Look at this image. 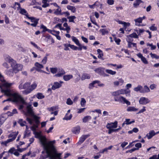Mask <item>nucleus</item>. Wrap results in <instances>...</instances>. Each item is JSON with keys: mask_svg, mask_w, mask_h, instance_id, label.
I'll return each mask as SVG.
<instances>
[{"mask_svg": "<svg viewBox=\"0 0 159 159\" xmlns=\"http://www.w3.org/2000/svg\"><path fill=\"white\" fill-rule=\"evenodd\" d=\"M32 107L31 104L28 105L26 107L27 112L25 114L27 116H31V118L27 117L26 120L30 125H32L30 127L31 129L35 131L36 130V128L38 127L40 121L39 120V117L34 114Z\"/></svg>", "mask_w": 159, "mask_h": 159, "instance_id": "obj_1", "label": "nucleus"}, {"mask_svg": "<svg viewBox=\"0 0 159 159\" xmlns=\"http://www.w3.org/2000/svg\"><path fill=\"white\" fill-rule=\"evenodd\" d=\"M54 143L48 144L47 145H43L44 150L46 151V153L41 155L39 159H45L49 157L51 159H57V157H59L61 155V153H57V151L53 145Z\"/></svg>", "mask_w": 159, "mask_h": 159, "instance_id": "obj_2", "label": "nucleus"}, {"mask_svg": "<svg viewBox=\"0 0 159 159\" xmlns=\"http://www.w3.org/2000/svg\"><path fill=\"white\" fill-rule=\"evenodd\" d=\"M2 93L10 97L11 101L13 102L25 105H26V103L23 97L18 93L11 92L10 88L6 90H2Z\"/></svg>", "mask_w": 159, "mask_h": 159, "instance_id": "obj_3", "label": "nucleus"}, {"mask_svg": "<svg viewBox=\"0 0 159 159\" xmlns=\"http://www.w3.org/2000/svg\"><path fill=\"white\" fill-rule=\"evenodd\" d=\"M30 84L31 83L30 82H26L23 84L21 83L19 86V88L20 90L25 89L23 91L22 93L24 94H27L35 89L37 87V83L35 82L31 85Z\"/></svg>", "mask_w": 159, "mask_h": 159, "instance_id": "obj_4", "label": "nucleus"}, {"mask_svg": "<svg viewBox=\"0 0 159 159\" xmlns=\"http://www.w3.org/2000/svg\"><path fill=\"white\" fill-rule=\"evenodd\" d=\"M38 128V127L37 128ZM37 128H36V129ZM36 130L35 131H33L34 132L35 135L36 136V137L39 139L41 144L43 146L47 144V145L49 143L50 144H51L52 143H55V140L48 141L47 140V139L45 137L41 135L39 133L36 132Z\"/></svg>", "mask_w": 159, "mask_h": 159, "instance_id": "obj_5", "label": "nucleus"}, {"mask_svg": "<svg viewBox=\"0 0 159 159\" xmlns=\"http://www.w3.org/2000/svg\"><path fill=\"white\" fill-rule=\"evenodd\" d=\"M11 66L12 67L13 71L15 73L18 72L19 71L22 70L23 66L20 64H17L16 62L13 63Z\"/></svg>", "mask_w": 159, "mask_h": 159, "instance_id": "obj_6", "label": "nucleus"}, {"mask_svg": "<svg viewBox=\"0 0 159 159\" xmlns=\"http://www.w3.org/2000/svg\"><path fill=\"white\" fill-rule=\"evenodd\" d=\"M117 99L115 98H114V100L115 101H118L121 103H125L128 106L130 105L131 104L130 102L123 96H120L117 97Z\"/></svg>", "mask_w": 159, "mask_h": 159, "instance_id": "obj_7", "label": "nucleus"}, {"mask_svg": "<svg viewBox=\"0 0 159 159\" xmlns=\"http://www.w3.org/2000/svg\"><path fill=\"white\" fill-rule=\"evenodd\" d=\"M104 69L101 67H99L94 70V71L97 73L101 75H104V76H108V75L107 74H104Z\"/></svg>", "mask_w": 159, "mask_h": 159, "instance_id": "obj_8", "label": "nucleus"}, {"mask_svg": "<svg viewBox=\"0 0 159 159\" xmlns=\"http://www.w3.org/2000/svg\"><path fill=\"white\" fill-rule=\"evenodd\" d=\"M150 101L148 98L145 97H142L139 100V102L140 104L144 105L149 103Z\"/></svg>", "mask_w": 159, "mask_h": 159, "instance_id": "obj_9", "label": "nucleus"}, {"mask_svg": "<svg viewBox=\"0 0 159 159\" xmlns=\"http://www.w3.org/2000/svg\"><path fill=\"white\" fill-rule=\"evenodd\" d=\"M117 121H115L113 123H108L107 125V129L116 128L117 126Z\"/></svg>", "mask_w": 159, "mask_h": 159, "instance_id": "obj_10", "label": "nucleus"}, {"mask_svg": "<svg viewBox=\"0 0 159 159\" xmlns=\"http://www.w3.org/2000/svg\"><path fill=\"white\" fill-rule=\"evenodd\" d=\"M156 135L155 132L154 130H151L149 131V133H148L146 137L148 139H151L153 136Z\"/></svg>", "mask_w": 159, "mask_h": 159, "instance_id": "obj_11", "label": "nucleus"}, {"mask_svg": "<svg viewBox=\"0 0 159 159\" xmlns=\"http://www.w3.org/2000/svg\"><path fill=\"white\" fill-rule=\"evenodd\" d=\"M89 136V135H82L80 138V140L79 142L77 143V144L79 145L81 144L83 142H84L85 139Z\"/></svg>", "mask_w": 159, "mask_h": 159, "instance_id": "obj_12", "label": "nucleus"}, {"mask_svg": "<svg viewBox=\"0 0 159 159\" xmlns=\"http://www.w3.org/2000/svg\"><path fill=\"white\" fill-rule=\"evenodd\" d=\"M18 131L12 133L9 135L8 137L9 138H11L9 139L11 140V142L15 139L16 136L18 135Z\"/></svg>", "mask_w": 159, "mask_h": 159, "instance_id": "obj_13", "label": "nucleus"}, {"mask_svg": "<svg viewBox=\"0 0 159 159\" xmlns=\"http://www.w3.org/2000/svg\"><path fill=\"white\" fill-rule=\"evenodd\" d=\"M137 56L138 57L141 58V61L144 63L145 64H147L148 62L147 61L146 58L143 57L142 55L140 53H139L137 54Z\"/></svg>", "mask_w": 159, "mask_h": 159, "instance_id": "obj_14", "label": "nucleus"}, {"mask_svg": "<svg viewBox=\"0 0 159 159\" xmlns=\"http://www.w3.org/2000/svg\"><path fill=\"white\" fill-rule=\"evenodd\" d=\"M56 4L58 8L56 10L54 13L56 15H61L63 14V13L61 12V8L57 4Z\"/></svg>", "mask_w": 159, "mask_h": 159, "instance_id": "obj_15", "label": "nucleus"}, {"mask_svg": "<svg viewBox=\"0 0 159 159\" xmlns=\"http://www.w3.org/2000/svg\"><path fill=\"white\" fill-rule=\"evenodd\" d=\"M35 65L37 68V71H38L43 72L46 73L44 71L39 69H41L43 68V66L41 64L38 62H37L35 63Z\"/></svg>", "mask_w": 159, "mask_h": 159, "instance_id": "obj_16", "label": "nucleus"}, {"mask_svg": "<svg viewBox=\"0 0 159 159\" xmlns=\"http://www.w3.org/2000/svg\"><path fill=\"white\" fill-rule=\"evenodd\" d=\"M61 85L58 82H55L54 84L52 87V89L54 90L56 89L60 88Z\"/></svg>", "mask_w": 159, "mask_h": 159, "instance_id": "obj_17", "label": "nucleus"}, {"mask_svg": "<svg viewBox=\"0 0 159 159\" xmlns=\"http://www.w3.org/2000/svg\"><path fill=\"white\" fill-rule=\"evenodd\" d=\"M5 115H2L0 116V126L2 125L6 120V118L5 116Z\"/></svg>", "mask_w": 159, "mask_h": 159, "instance_id": "obj_18", "label": "nucleus"}, {"mask_svg": "<svg viewBox=\"0 0 159 159\" xmlns=\"http://www.w3.org/2000/svg\"><path fill=\"white\" fill-rule=\"evenodd\" d=\"M150 92V90L149 88L147 85H145L144 86L143 88L142 91H141L142 93H147Z\"/></svg>", "mask_w": 159, "mask_h": 159, "instance_id": "obj_19", "label": "nucleus"}, {"mask_svg": "<svg viewBox=\"0 0 159 159\" xmlns=\"http://www.w3.org/2000/svg\"><path fill=\"white\" fill-rule=\"evenodd\" d=\"M90 77V76L89 74L84 73L82 75L81 79L83 80L86 79H89Z\"/></svg>", "mask_w": 159, "mask_h": 159, "instance_id": "obj_20", "label": "nucleus"}, {"mask_svg": "<svg viewBox=\"0 0 159 159\" xmlns=\"http://www.w3.org/2000/svg\"><path fill=\"white\" fill-rule=\"evenodd\" d=\"M134 21L135 22V25L139 26L140 25V24L142 23V19L140 17L135 19Z\"/></svg>", "mask_w": 159, "mask_h": 159, "instance_id": "obj_21", "label": "nucleus"}, {"mask_svg": "<svg viewBox=\"0 0 159 159\" xmlns=\"http://www.w3.org/2000/svg\"><path fill=\"white\" fill-rule=\"evenodd\" d=\"M80 126H78L74 128L72 130V132L75 134H78L80 132Z\"/></svg>", "mask_w": 159, "mask_h": 159, "instance_id": "obj_22", "label": "nucleus"}, {"mask_svg": "<svg viewBox=\"0 0 159 159\" xmlns=\"http://www.w3.org/2000/svg\"><path fill=\"white\" fill-rule=\"evenodd\" d=\"M143 89V87L140 85H138L137 87L134 88V90L136 92L139 91L140 93H142L141 91Z\"/></svg>", "mask_w": 159, "mask_h": 159, "instance_id": "obj_23", "label": "nucleus"}, {"mask_svg": "<svg viewBox=\"0 0 159 159\" xmlns=\"http://www.w3.org/2000/svg\"><path fill=\"white\" fill-rule=\"evenodd\" d=\"M19 10V13L21 14L25 15L26 16H28L27 15L28 13H27V12L25 9L21 8H20Z\"/></svg>", "mask_w": 159, "mask_h": 159, "instance_id": "obj_24", "label": "nucleus"}, {"mask_svg": "<svg viewBox=\"0 0 159 159\" xmlns=\"http://www.w3.org/2000/svg\"><path fill=\"white\" fill-rule=\"evenodd\" d=\"M138 110V109L133 107H129L127 109V111H136Z\"/></svg>", "mask_w": 159, "mask_h": 159, "instance_id": "obj_25", "label": "nucleus"}, {"mask_svg": "<svg viewBox=\"0 0 159 159\" xmlns=\"http://www.w3.org/2000/svg\"><path fill=\"white\" fill-rule=\"evenodd\" d=\"M72 117V114H70L69 116L68 113H66L64 117L63 118V120H70L71 119Z\"/></svg>", "mask_w": 159, "mask_h": 159, "instance_id": "obj_26", "label": "nucleus"}, {"mask_svg": "<svg viewBox=\"0 0 159 159\" xmlns=\"http://www.w3.org/2000/svg\"><path fill=\"white\" fill-rule=\"evenodd\" d=\"M73 78V76L72 75H66L63 76V78L65 81H68Z\"/></svg>", "mask_w": 159, "mask_h": 159, "instance_id": "obj_27", "label": "nucleus"}, {"mask_svg": "<svg viewBox=\"0 0 159 159\" xmlns=\"http://www.w3.org/2000/svg\"><path fill=\"white\" fill-rule=\"evenodd\" d=\"M26 17L29 19H30L31 21L34 23H36L37 24L38 23V20L35 19L33 17H29L28 16H26Z\"/></svg>", "mask_w": 159, "mask_h": 159, "instance_id": "obj_28", "label": "nucleus"}, {"mask_svg": "<svg viewBox=\"0 0 159 159\" xmlns=\"http://www.w3.org/2000/svg\"><path fill=\"white\" fill-rule=\"evenodd\" d=\"M18 122L19 124L21 126H25L26 124V122L25 121H23L22 119H19Z\"/></svg>", "mask_w": 159, "mask_h": 159, "instance_id": "obj_29", "label": "nucleus"}, {"mask_svg": "<svg viewBox=\"0 0 159 159\" xmlns=\"http://www.w3.org/2000/svg\"><path fill=\"white\" fill-rule=\"evenodd\" d=\"M66 7L68 10H71L73 12H75V11L76 8L74 6L68 5Z\"/></svg>", "mask_w": 159, "mask_h": 159, "instance_id": "obj_30", "label": "nucleus"}, {"mask_svg": "<svg viewBox=\"0 0 159 159\" xmlns=\"http://www.w3.org/2000/svg\"><path fill=\"white\" fill-rule=\"evenodd\" d=\"M31 132L30 130H25V131L24 135V138L28 137L30 136Z\"/></svg>", "mask_w": 159, "mask_h": 159, "instance_id": "obj_31", "label": "nucleus"}, {"mask_svg": "<svg viewBox=\"0 0 159 159\" xmlns=\"http://www.w3.org/2000/svg\"><path fill=\"white\" fill-rule=\"evenodd\" d=\"M142 2L141 0H136L133 4L134 7H137L139 4Z\"/></svg>", "mask_w": 159, "mask_h": 159, "instance_id": "obj_32", "label": "nucleus"}, {"mask_svg": "<svg viewBox=\"0 0 159 159\" xmlns=\"http://www.w3.org/2000/svg\"><path fill=\"white\" fill-rule=\"evenodd\" d=\"M100 31L102 33V35H104L105 34H108V31L105 29H101L100 30Z\"/></svg>", "mask_w": 159, "mask_h": 159, "instance_id": "obj_33", "label": "nucleus"}, {"mask_svg": "<svg viewBox=\"0 0 159 159\" xmlns=\"http://www.w3.org/2000/svg\"><path fill=\"white\" fill-rule=\"evenodd\" d=\"M72 40L77 45H80V43L78 39L75 37H71Z\"/></svg>", "mask_w": 159, "mask_h": 159, "instance_id": "obj_34", "label": "nucleus"}, {"mask_svg": "<svg viewBox=\"0 0 159 159\" xmlns=\"http://www.w3.org/2000/svg\"><path fill=\"white\" fill-rule=\"evenodd\" d=\"M67 18L69 19V22H72L74 23V20L76 18V17L75 16H72L67 17Z\"/></svg>", "mask_w": 159, "mask_h": 159, "instance_id": "obj_35", "label": "nucleus"}, {"mask_svg": "<svg viewBox=\"0 0 159 159\" xmlns=\"http://www.w3.org/2000/svg\"><path fill=\"white\" fill-rule=\"evenodd\" d=\"M91 117L90 116H87L84 117L83 119V122H86L89 120L91 119Z\"/></svg>", "mask_w": 159, "mask_h": 159, "instance_id": "obj_36", "label": "nucleus"}, {"mask_svg": "<svg viewBox=\"0 0 159 159\" xmlns=\"http://www.w3.org/2000/svg\"><path fill=\"white\" fill-rule=\"evenodd\" d=\"M128 37H131L134 38L138 39V36L136 33H133L131 34H130L127 36Z\"/></svg>", "mask_w": 159, "mask_h": 159, "instance_id": "obj_37", "label": "nucleus"}, {"mask_svg": "<svg viewBox=\"0 0 159 159\" xmlns=\"http://www.w3.org/2000/svg\"><path fill=\"white\" fill-rule=\"evenodd\" d=\"M48 56V54H46V56L43 58V59L41 63L42 64H46L47 61Z\"/></svg>", "mask_w": 159, "mask_h": 159, "instance_id": "obj_38", "label": "nucleus"}, {"mask_svg": "<svg viewBox=\"0 0 159 159\" xmlns=\"http://www.w3.org/2000/svg\"><path fill=\"white\" fill-rule=\"evenodd\" d=\"M36 97L38 99H42L44 98V96L41 93H38L36 95Z\"/></svg>", "mask_w": 159, "mask_h": 159, "instance_id": "obj_39", "label": "nucleus"}, {"mask_svg": "<svg viewBox=\"0 0 159 159\" xmlns=\"http://www.w3.org/2000/svg\"><path fill=\"white\" fill-rule=\"evenodd\" d=\"M106 71L107 73L111 75H114L116 73V71H113L112 70H106Z\"/></svg>", "mask_w": 159, "mask_h": 159, "instance_id": "obj_40", "label": "nucleus"}, {"mask_svg": "<svg viewBox=\"0 0 159 159\" xmlns=\"http://www.w3.org/2000/svg\"><path fill=\"white\" fill-rule=\"evenodd\" d=\"M86 102V100L84 98H82L81 99V101L80 102V105L82 107H84L85 106V104Z\"/></svg>", "mask_w": 159, "mask_h": 159, "instance_id": "obj_41", "label": "nucleus"}, {"mask_svg": "<svg viewBox=\"0 0 159 159\" xmlns=\"http://www.w3.org/2000/svg\"><path fill=\"white\" fill-rule=\"evenodd\" d=\"M147 45V46H149L151 47V50H154L156 48V46L153 45L152 44L148 43Z\"/></svg>", "mask_w": 159, "mask_h": 159, "instance_id": "obj_42", "label": "nucleus"}, {"mask_svg": "<svg viewBox=\"0 0 159 159\" xmlns=\"http://www.w3.org/2000/svg\"><path fill=\"white\" fill-rule=\"evenodd\" d=\"M130 119H126L125 120V123L126 125H129L130 124L132 123H134V120L132 121L129 122Z\"/></svg>", "mask_w": 159, "mask_h": 159, "instance_id": "obj_43", "label": "nucleus"}, {"mask_svg": "<svg viewBox=\"0 0 159 159\" xmlns=\"http://www.w3.org/2000/svg\"><path fill=\"white\" fill-rule=\"evenodd\" d=\"M66 103L67 105H71L73 104V102L70 98H68L67 99Z\"/></svg>", "mask_w": 159, "mask_h": 159, "instance_id": "obj_44", "label": "nucleus"}, {"mask_svg": "<svg viewBox=\"0 0 159 159\" xmlns=\"http://www.w3.org/2000/svg\"><path fill=\"white\" fill-rule=\"evenodd\" d=\"M11 142V140L9 139L6 141L2 142L1 143L2 144H4L7 146V143Z\"/></svg>", "mask_w": 159, "mask_h": 159, "instance_id": "obj_45", "label": "nucleus"}, {"mask_svg": "<svg viewBox=\"0 0 159 159\" xmlns=\"http://www.w3.org/2000/svg\"><path fill=\"white\" fill-rule=\"evenodd\" d=\"M50 71L52 73L54 74L57 72V69L56 68H50Z\"/></svg>", "mask_w": 159, "mask_h": 159, "instance_id": "obj_46", "label": "nucleus"}, {"mask_svg": "<svg viewBox=\"0 0 159 159\" xmlns=\"http://www.w3.org/2000/svg\"><path fill=\"white\" fill-rule=\"evenodd\" d=\"M155 26V24H153L151 27H150V29L152 31H155L157 30V27Z\"/></svg>", "mask_w": 159, "mask_h": 159, "instance_id": "obj_47", "label": "nucleus"}, {"mask_svg": "<svg viewBox=\"0 0 159 159\" xmlns=\"http://www.w3.org/2000/svg\"><path fill=\"white\" fill-rule=\"evenodd\" d=\"M150 55L152 58H155L156 59L159 58V57L155 54H152V53H151Z\"/></svg>", "mask_w": 159, "mask_h": 159, "instance_id": "obj_48", "label": "nucleus"}, {"mask_svg": "<svg viewBox=\"0 0 159 159\" xmlns=\"http://www.w3.org/2000/svg\"><path fill=\"white\" fill-rule=\"evenodd\" d=\"M5 60L6 61L9 63L12 62L13 61V59L9 56L6 58Z\"/></svg>", "mask_w": 159, "mask_h": 159, "instance_id": "obj_49", "label": "nucleus"}, {"mask_svg": "<svg viewBox=\"0 0 159 159\" xmlns=\"http://www.w3.org/2000/svg\"><path fill=\"white\" fill-rule=\"evenodd\" d=\"M15 151V149L14 148H11L7 152L8 153H10L11 154H13Z\"/></svg>", "mask_w": 159, "mask_h": 159, "instance_id": "obj_50", "label": "nucleus"}, {"mask_svg": "<svg viewBox=\"0 0 159 159\" xmlns=\"http://www.w3.org/2000/svg\"><path fill=\"white\" fill-rule=\"evenodd\" d=\"M136 31L137 32L139 35H140L141 34V33L144 32V30L143 29H139L138 30H136Z\"/></svg>", "mask_w": 159, "mask_h": 159, "instance_id": "obj_51", "label": "nucleus"}, {"mask_svg": "<svg viewBox=\"0 0 159 159\" xmlns=\"http://www.w3.org/2000/svg\"><path fill=\"white\" fill-rule=\"evenodd\" d=\"M121 24H123L124 25V27L125 29L127 26H129L130 25V24L129 23H127L125 22H122Z\"/></svg>", "mask_w": 159, "mask_h": 159, "instance_id": "obj_52", "label": "nucleus"}, {"mask_svg": "<svg viewBox=\"0 0 159 159\" xmlns=\"http://www.w3.org/2000/svg\"><path fill=\"white\" fill-rule=\"evenodd\" d=\"M95 84V81H93L89 84V89H92L94 87V85Z\"/></svg>", "mask_w": 159, "mask_h": 159, "instance_id": "obj_53", "label": "nucleus"}, {"mask_svg": "<svg viewBox=\"0 0 159 159\" xmlns=\"http://www.w3.org/2000/svg\"><path fill=\"white\" fill-rule=\"evenodd\" d=\"M69 45L70 46V47L74 50H76L78 49L77 47L73 45H71L70 44H69Z\"/></svg>", "mask_w": 159, "mask_h": 159, "instance_id": "obj_54", "label": "nucleus"}, {"mask_svg": "<svg viewBox=\"0 0 159 159\" xmlns=\"http://www.w3.org/2000/svg\"><path fill=\"white\" fill-rule=\"evenodd\" d=\"M138 150V148H133L130 150H128L126 152V153L128 152L132 153V152L134 151H135Z\"/></svg>", "mask_w": 159, "mask_h": 159, "instance_id": "obj_55", "label": "nucleus"}, {"mask_svg": "<svg viewBox=\"0 0 159 159\" xmlns=\"http://www.w3.org/2000/svg\"><path fill=\"white\" fill-rule=\"evenodd\" d=\"M40 28L43 29V32L47 31L48 30V29L47 28V27L43 25H41Z\"/></svg>", "mask_w": 159, "mask_h": 159, "instance_id": "obj_56", "label": "nucleus"}, {"mask_svg": "<svg viewBox=\"0 0 159 159\" xmlns=\"http://www.w3.org/2000/svg\"><path fill=\"white\" fill-rule=\"evenodd\" d=\"M111 94L113 96H116L119 95L117 90L112 92Z\"/></svg>", "mask_w": 159, "mask_h": 159, "instance_id": "obj_57", "label": "nucleus"}, {"mask_svg": "<svg viewBox=\"0 0 159 159\" xmlns=\"http://www.w3.org/2000/svg\"><path fill=\"white\" fill-rule=\"evenodd\" d=\"M118 93H119V95L120 94H124V93L125 92L124 90V89H121L119 90H117Z\"/></svg>", "mask_w": 159, "mask_h": 159, "instance_id": "obj_58", "label": "nucleus"}, {"mask_svg": "<svg viewBox=\"0 0 159 159\" xmlns=\"http://www.w3.org/2000/svg\"><path fill=\"white\" fill-rule=\"evenodd\" d=\"M114 1L113 0H107V3L110 5H112L114 4Z\"/></svg>", "mask_w": 159, "mask_h": 159, "instance_id": "obj_59", "label": "nucleus"}, {"mask_svg": "<svg viewBox=\"0 0 159 159\" xmlns=\"http://www.w3.org/2000/svg\"><path fill=\"white\" fill-rule=\"evenodd\" d=\"M61 21V20L58 17H55L54 18V22L55 23H57V22Z\"/></svg>", "mask_w": 159, "mask_h": 159, "instance_id": "obj_60", "label": "nucleus"}, {"mask_svg": "<svg viewBox=\"0 0 159 159\" xmlns=\"http://www.w3.org/2000/svg\"><path fill=\"white\" fill-rule=\"evenodd\" d=\"M135 146L137 148H138V150L139 148H140L141 147L142 145L140 143H136L135 144Z\"/></svg>", "mask_w": 159, "mask_h": 159, "instance_id": "obj_61", "label": "nucleus"}, {"mask_svg": "<svg viewBox=\"0 0 159 159\" xmlns=\"http://www.w3.org/2000/svg\"><path fill=\"white\" fill-rule=\"evenodd\" d=\"M114 40L116 43L119 45L120 44V40L119 39H117L116 38H114Z\"/></svg>", "mask_w": 159, "mask_h": 159, "instance_id": "obj_62", "label": "nucleus"}, {"mask_svg": "<svg viewBox=\"0 0 159 159\" xmlns=\"http://www.w3.org/2000/svg\"><path fill=\"white\" fill-rule=\"evenodd\" d=\"M81 38L82 40L84 41V42L86 43H88V39L84 37L83 36H82Z\"/></svg>", "mask_w": 159, "mask_h": 159, "instance_id": "obj_63", "label": "nucleus"}, {"mask_svg": "<svg viewBox=\"0 0 159 159\" xmlns=\"http://www.w3.org/2000/svg\"><path fill=\"white\" fill-rule=\"evenodd\" d=\"M128 143L127 142H124L122 143L121 144V146L122 148H124L127 144Z\"/></svg>", "mask_w": 159, "mask_h": 159, "instance_id": "obj_64", "label": "nucleus"}]
</instances>
